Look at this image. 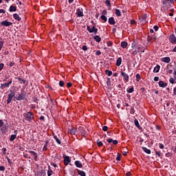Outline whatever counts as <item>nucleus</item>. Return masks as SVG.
Listing matches in <instances>:
<instances>
[{"label":"nucleus","mask_w":176,"mask_h":176,"mask_svg":"<svg viewBox=\"0 0 176 176\" xmlns=\"http://www.w3.org/2000/svg\"><path fill=\"white\" fill-rule=\"evenodd\" d=\"M158 85L160 87H162V88L167 87V83L162 80L159 82Z\"/></svg>","instance_id":"obj_15"},{"label":"nucleus","mask_w":176,"mask_h":176,"mask_svg":"<svg viewBox=\"0 0 176 176\" xmlns=\"http://www.w3.org/2000/svg\"><path fill=\"white\" fill-rule=\"evenodd\" d=\"M97 144H98V146H102V145H103L102 142H101V141H98Z\"/></svg>","instance_id":"obj_45"},{"label":"nucleus","mask_w":176,"mask_h":176,"mask_svg":"<svg viewBox=\"0 0 176 176\" xmlns=\"http://www.w3.org/2000/svg\"><path fill=\"white\" fill-rule=\"evenodd\" d=\"M82 50H84V52H86V50H87V46L83 45L82 46Z\"/></svg>","instance_id":"obj_57"},{"label":"nucleus","mask_w":176,"mask_h":176,"mask_svg":"<svg viewBox=\"0 0 176 176\" xmlns=\"http://www.w3.org/2000/svg\"><path fill=\"white\" fill-rule=\"evenodd\" d=\"M9 10L10 12H16V10H17V8L14 6H10Z\"/></svg>","instance_id":"obj_25"},{"label":"nucleus","mask_w":176,"mask_h":176,"mask_svg":"<svg viewBox=\"0 0 176 176\" xmlns=\"http://www.w3.org/2000/svg\"><path fill=\"white\" fill-rule=\"evenodd\" d=\"M0 13L5 14V13H6V11H5V10H3V9H0Z\"/></svg>","instance_id":"obj_61"},{"label":"nucleus","mask_w":176,"mask_h":176,"mask_svg":"<svg viewBox=\"0 0 176 176\" xmlns=\"http://www.w3.org/2000/svg\"><path fill=\"white\" fill-rule=\"evenodd\" d=\"M64 85H65L64 81L60 80L59 82V86H60V87H63Z\"/></svg>","instance_id":"obj_42"},{"label":"nucleus","mask_w":176,"mask_h":176,"mask_svg":"<svg viewBox=\"0 0 176 176\" xmlns=\"http://www.w3.org/2000/svg\"><path fill=\"white\" fill-rule=\"evenodd\" d=\"M162 61H163V63H168L171 61V59L170 57H165L162 58Z\"/></svg>","instance_id":"obj_16"},{"label":"nucleus","mask_w":176,"mask_h":176,"mask_svg":"<svg viewBox=\"0 0 176 176\" xmlns=\"http://www.w3.org/2000/svg\"><path fill=\"white\" fill-rule=\"evenodd\" d=\"M3 43H5L4 41H0V52L2 50V47H3Z\"/></svg>","instance_id":"obj_40"},{"label":"nucleus","mask_w":176,"mask_h":176,"mask_svg":"<svg viewBox=\"0 0 176 176\" xmlns=\"http://www.w3.org/2000/svg\"><path fill=\"white\" fill-rule=\"evenodd\" d=\"M155 155L158 156V157H161V156L163 155L160 151H155Z\"/></svg>","instance_id":"obj_36"},{"label":"nucleus","mask_w":176,"mask_h":176,"mask_svg":"<svg viewBox=\"0 0 176 176\" xmlns=\"http://www.w3.org/2000/svg\"><path fill=\"white\" fill-rule=\"evenodd\" d=\"M159 146H160V149H164V144L160 143Z\"/></svg>","instance_id":"obj_43"},{"label":"nucleus","mask_w":176,"mask_h":176,"mask_svg":"<svg viewBox=\"0 0 176 176\" xmlns=\"http://www.w3.org/2000/svg\"><path fill=\"white\" fill-rule=\"evenodd\" d=\"M17 101H21L23 100H25V94H20L19 96L16 98Z\"/></svg>","instance_id":"obj_11"},{"label":"nucleus","mask_w":176,"mask_h":176,"mask_svg":"<svg viewBox=\"0 0 176 176\" xmlns=\"http://www.w3.org/2000/svg\"><path fill=\"white\" fill-rule=\"evenodd\" d=\"M17 138V135H11L10 138V141H11V142H13V141H14V140Z\"/></svg>","instance_id":"obj_26"},{"label":"nucleus","mask_w":176,"mask_h":176,"mask_svg":"<svg viewBox=\"0 0 176 176\" xmlns=\"http://www.w3.org/2000/svg\"><path fill=\"white\" fill-rule=\"evenodd\" d=\"M104 3H106V5L107 6H111V1L110 0H106Z\"/></svg>","instance_id":"obj_39"},{"label":"nucleus","mask_w":176,"mask_h":176,"mask_svg":"<svg viewBox=\"0 0 176 176\" xmlns=\"http://www.w3.org/2000/svg\"><path fill=\"white\" fill-rule=\"evenodd\" d=\"M118 140H113V145H118Z\"/></svg>","instance_id":"obj_58"},{"label":"nucleus","mask_w":176,"mask_h":176,"mask_svg":"<svg viewBox=\"0 0 176 176\" xmlns=\"http://www.w3.org/2000/svg\"><path fill=\"white\" fill-rule=\"evenodd\" d=\"M173 94L174 96H176V88L173 89Z\"/></svg>","instance_id":"obj_64"},{"label":"nucleus","mask_w":176,"mask_h":176,"mask_svg":"<svg viewBox=\"0 0 176 176\" xmlns=\"http://www.w3.org/2000/svg\"><path fill=\"white\" fill-rule=\"evenodd\" d=\"M68 133H69V134L75 135V134H76V129H75L74 128H72V129H69Z\"/></svg>","instance_id":"obj_19"},{"label":"nucleus","mask_w":176,"mask_h":176,"mask_svg":"<svg viewBox=\"0 0 176 176\" xmlns=\"http://www.w3.org/2000/svg\"><path fill=\"white\" fill-rule=\"evenodd\" d=\"M107 142L109 144H112V142H113V140L111 139V138H109L107 139Z\"/></svg>","instance_id":"obj_47"},{"label":"nucleus","mask_w":176,"mask_h":176,"mask_svg":"<svg viewBox=\"0 0 176 176\" xmlns=\"http://www.w3.org/2000/svg\"><path fill=\"white\" fill-rule=\"evenodd\" d=\"M78 174L80 176H86V173L83 170H78Z\"/></svg>","instance_id":"obj_28"},{"label":"nucleus","mask_w":176,"mask_h":176,"mask_svg":"<svg viewBox=\"0 0 176 176\" xmlns=\"http://www.w3.org/2000/svg\"><path fill=\"white\" fill-rule=\"evenodd\" d=\"M159 71H160V65H157L154 69H153V72H155V74H157V72H159Z\"/></svg>","instance_id":"obj_20"},{"label":"nucleus","mask_w":176,"mask_h":176,"mask_svg":"<svg viewBox=\"0 0 176 176\" xmlns=\"http://www.w3.org/2000/svg\"><path fill=\"white\" fill-rule=\"evenodd\" d=\"M107 46H109V47L112 46V42H111V41L107 42Z\"/></svg>","instance_id":"obj_62"},{"label":"nucleus","mask_w":176,"mask_h":176,"mask_svg":"<svg viewBox=\"0 0 176 176\" xmlns=\"http://www.w3.org/2000/svg\"><path fill=\"white\" fill-rule=\"evenodd\" d=\"M12 24L13 23L9 22L8 20H6L1 23V25H3L4 27H10V25H12Z\"/></svg>","instance_id":"obj_5"},{"label":"nucleus","mask_w":176,"mask_h":176,"mask_svg":"<svg viewBox=\"0 0 176 176\" xmlns=\"http://www.w3.org/2000/svg\"><path fill=\"white\" fill-rule=\"evenodd\" d=\"M54 138L56 141L57 144H58L59 145H60V144H61V141L59 140L58 138H57L56 135H54Z\"/></svg>","instance_id":"obj_30"},{"label":"nucleus","mask_w":176,"mask_h":176,"mask_svg":"<svg viewBox=\"0 0 176 176\" xmlns=\"http://www.w3.org/2000/svg\"><path fill=\"white\" fill-rule=\"evenodd\" d=\"M4 65H5L3 63H0V71H2V69H3Z\"/></svg>","instance_id":"obj_48"},{"label":"nucleus","mask_w":176,"mask_h":176,"mask_svg":"<svg viewBox=\"0 0 176 176\" xmlns=\"http://www.w3.org/2000/svg\"><path fill=\"white\" fill-rule=\"evenodd\" d=\"M12 80H10L7 83L1 84L0 88L3 89H6V87H9V86H10V85H12Z\"/></svg>","instance_id":"obj_6"},{"label":"nucleus","mask_w":176,"mask_h":176,"mask_svg":"<svg viewBox=\"0 0 176 176\" xmlns=\"http://www.w3.org/2000/svg\"><path fill=\"white\" fill-rule=\"evenodd\" d=\"M94 38L95 39V41H96V42L100 43L101 42V37H100L99 36H95L94 37Z\"/></svg>","instance_id":"obj_29"},{"label":"nucleus","mask_w":176,"mask_h":176,"mask_svg":"<svg viewBox=\"0 0 176 176\" xmlns=\"http://www.w3.org/2000/svg\"><path fill=\"white\" fill-rule=\"evenodd\" d=\"M14 96H16V93H14V91H10V94L8 96L7 104H10V102H12V100H13V97H14Z\"/></svg>","instance_id":"obj_2"},{"label":"nucleus","mask_w":176,"mask_h":176,"mask_svg":"<svg viewBox=\"0 0 176 176\" xmlns=\"http://www.w3.org/2000/svg\"><path fill=\"white\" fill-rule=\"evenodd\" d=\"M169 41L173 45H175L176 43V37L175 34H171L169 37Z\"/></svg>","instance_id":"obj_7"},{"label":"nucleus","mask_w":176,"mask_h":176,"mask_svg":"<svg viewBox=\"0 0 176 176\" xmlns=\"http://www.w3.org/2000/svg\"><path fill=\"white\" fill-rule=\"evenodd\" d=\"M10 67H13V65H14V62H10L9 64Z\"/></svg>","instance_id":"obj_63"},{"label":"nucleus","mask_w":176,"mask_h":176,"mask_svg":"<svg viewBox=\"0 0 176 176\" xmlns=\"http://www.w3.org/2000/svg\"><path fill=\"white\" fill-rule=\"evenodd\" d=\"M129 44L127 43V42H126V41H122V42H121V45H120V46H121V47H122V49H126V47H127V45H128Z\"/></svg>","instance_id":"obj_21"},{"label":"nucleus","mask_w":176,"mask_h":176,"mask_svg":"<svg viewBox=\"0 0 176 176\" xmlns=\"http://www.w3.org/2000/svg\"><path fill=\"white\" fill-rule=\"evenodd\" d=\"M0 171H5V166H0Z\"/></svg>","instance_id":"obj_53"},{"label":"nucleus","mask_w":176,"mask_h":176,"mask_svg":"<svg viewBox=\"0 0 176 176\" xmlns=\"http://www.w3.org/2000/svg\"><path fill=\"white\" fill-rule=\"evenodd\" d=\"M64 159V164L65 166H68L69 163H71V158H69V156L65 155L63 157Z\"/></svg>","instance_id":"obj_4"},{"label":"nucleus","mask_w":176,"mask_h":176,"mask_svg":"<svg viewBox=\"0 0 176 176\" xmlns=\"http://www.w3.org/2000/svg\"><path fill=\"white\" fill-rule=\"evenodd\" d=\"M74 164L76 167H78V168H82V167H83V165L82 163H80V161H76Z\"/></svg>","instance_id":"obj_14"},{"label":"nucleus","mask_w":176,"mask_h":176,"mask_svg":"<svg viewBox=\"0 0 176 176\" xmlns=\"http://www.w3.org/2000/svg\"><path fill=\"white\" fill-rule=\"evenodd\" d=\"M158 80H159V77H157V76L154 77L155 82H158Z\"/></svg>","instance_id":"obj_60"},{"label":"nucleus","mask_w":176,"mask_h":176,"mask_svg":"<svg viewBox=\"0 0 176 176\" xmlns=\"http://www.w3.org/2000/svg\"><path fill=\"white\" fill-rule=\"evenodd\" d=\"M100 18L102 20H103V21H104V23H107L108 18H107V16H105V15H101Z\"/></svg>","instance_id":"obj_31"},{"label":"nucleus","mask_w":176,"mask_h":176,"mask_svg":"<svg viewBox=\"0 0 176 176\" xmlns=\"http://www.w3.org/2000/svg\"><path fill=\"white\" fill-rule=\"evenodd\" d=\"M116 160H117V162H120V160H121V156L119 153L117 154Z\"/></svg>","instance_id":"obj_37"},{"label":"nucleus","mask_w":176,"mask_h":176,"mask_svg":"<svg viewBox=\"0 0 176 176\" xmlns=\"http://www.w3.org/2000/svg\"><path fill=\"white\" fill-rule=\"evenodd\" d=\"M3 155H6V148H2Z\"/></svg>","instance_id":"obj_59"},{"label":"nucleus","mask_w":176,"mask_h":176,"mask_svg":"<svg viewBox=\"0 0 176 176\" xmlns=\"http://www.w3.org/2000/svg\"><path fill=\"white\" fill-rule=\"evenodd\" d=\"M138 53H140V52L138 51V50H135V51H133V52H132V54H133V56H135V54H138Z\"/></svg>","instance_id":"obj_44"},{"label":"nucleus","mask_w":176,"mask_h":176,"mask_svg":"<svg viewBox=\"0 0 176 176\" xmlns=\"http://www.w3.org/2000/svg\"><path fill=\"white\" fill-rule=\"evenodd\" d=\"M116 14L118 16V17H120L122 16V12H120V10L116 9Z\"/></svg>","instance_id":"obj_27"},{"label":"nucleus","mask_w":176,"mask_h":176,"mask_svg":"<svg viewBox=\"0 0 176 176\" xmlns=\"http://www.w3.org/2000/svg\"><path fill=\"white\" fill-rule=\"evenodd\" d=\"M107 14V10H103L102 12V16H105Z\"/></svg>","instance_id":"obj_51"},{"label":"nucleus","mask_w":176,"mask_h":176,"mask_svg":"<svg viewBox=\"0 0 176 176\" xmlns=\"http://www.w3.org/2000/svg\"><path fill=\"white\" fill-rule=\"evenodd\" d=\"M134 124H135V126H136V127H138V129H140V127H141V125H140V122H138V120H137V119H135Z\"/></svg>","instance_id":"obj_24"},{"label":"nucleus","mask_w":176,"mask_h":176,"mask_svg":"<svg viewBox=\"0 0 176 176\" xmlns=\"http://www.w3.org/2000/svg\"><path fill=\"white\" fill-rule=\"evenodd\" d=\"M43 151H47V145L45 144L43 148Z\"/></svg>","instance_id":"obj_56"},{"label":"nucleus","mask_w":176,"mask_h":176,"mask_svg":"<svg viewBox=\"0 0 176 176\" xmlns=\"http://www.w3.org/2000/svg\"><path fill=\"white\" fill-rule=\"evenodd\" d=\"M165 2H168V3H173L174 0H165Z\"/></svg>","instance_id":"obj_54"},{"label":"nucleus","mask_w":176,"mask_h":176,"mask_svg":"<svg viewBox=\"0 0 176 176\" xmlns=\"http://www.w3.org/2000/svg\"><path fill=\"white\" fill-rule=\"evenodd\" d=\"M142 149L145 153H147L148 155H151V149L147 148L146 147H142Z\"/></svg>","instance_id":"obj_23"},{"label":"nucleus","mask_w":176,"mask_h":176,"mask_svg":"<svg viewBox=\"0 0 176 176\" xmlns=\"http://www.w3.org/2000/svg\"><path fill=\"white\" fill-rule=\"evenodd\" d=\"M100 54H101V51L97 50L96 52V56H100Z\"/></svg>","instance_id":"obj_50"},{"label":"nucleus","mask_w":176,"mask_h":176,"mask_svg":"<svg viewBox=\"0 0 176 176\" xmlns=\"http://www.w3.org/2000/svg\"><path fill=\"white\" fill-rule=\"evenodd\" d=\"M116 65H117V67H120V65H122V58L121 57L118 58V59L116 60Z\"/></svg>","instance_id":"obj_17"},{"label":"nucleus","mask_w":176,"mask_h":176,"mask_svg":"<svg viewBox=\"0 0 176 176\" xmlns=\"http://www.w3.org/2000/svg\"><path fill=\"white\" fill-rule=\"evenodd\" d=\"M87 31H88L90 34L94 32L95 34H97V32H98V29H97V28H96V26H93L92 28H90V26L87 25Z\"/></svg>","instance_id":"obj_3"},{"label":"nucleus","mask_w":176,"mask_h":176,"mask_svg":"<svg viewBox=\"0 0 176 176\" xmlns=\"http://www.w3.org/2000/svg\"><path fill=\"white\" fill-rule=\"evenodd\" d=\"M47 175L48 176L53 175V170H52V168H50V165H48Z\"/></svg>","instance_id":"obj_22"},{"label":"nucleus","mask_w":176,"mask_h":176,"mask_svg":"<svg viewBox=\"0 0 176 176\" xmlns=\"http://www.w3.org/2000/svg\"><path fill=\"white\" fill-rule=\"evenodd\" d=\"M106 75H108V76H111L112 75V72L109 70H105Z\"/></svg>","instance_id":"obj_34"},{"label":"nucleus","mask_w":176,"mask_h":176,"mask_svg":"<svg viewBox=\"0 0 176 176\" xmlns=\"http://www.w3.org/2000/svg\"><path fill=\"white\" fill-rule=\"evenodd\" d=\"M76 14H77L78 17H83V16H84L83 9L82 8H78L77 10Z\"/></svg>","instance_id":"obj_9"},{"label":"nucleus","mask_w":176,"mask_h":176,"mask_svg":"<svg viewBox=\"0 0 176 176\" xmlns=\"http://www.w3.org/2000/svg\"><path fill=\"white\" fill-rule=\"evenodd\" d=\"M23 117L27 122H31L32 120H34V113H31L30 111L24 113Z\"/></svg>","instance_id":"obj_1"},{"label":"nucleus","mask_w":176,"mask_h":176,"mask_svg":"<svg viewBox=\"0 0 176 176\" xmlns=\"http://www.w3.org/2000/svg\"><path fill=\"white\" fill-rule=\"evenodd\" d=\"M153 30H155V31H159V26H157V25H154V26H153Z\"/></svg>","instance_id":"obj_46"},{"label":"nucleus","mask_w":176,"mask_h":176,"mask_svg":"<svg viewBox=\"0 0 176 176\" xmlns=\"http://www.w3.org/2000/svg\"><path fill=\"white\" fill-rule=\"evenodd\" d=\"M13 17H14V20H17V21H21V17H20V16H19L17 14V13L14 14Z\"/></svg>","instance_id":"obj_18"},{"label":"nucleus","mask_w":176,"mask_h":176,"mask_svg":"<svg viewBox=\"0 0 176 176\" xmlns=\"http://www.w3.org/2000/svg\"><path fill=\"white\" fill-rule=\"evenodd\" d=\"M133 91H134V87H133L127 90V93H133Z\"/></svg>","instance_id":"obj_38"},{"label":"nucleus","mask_w":176,"mask_h":176,"mask_svg":"<svg viewBox=\"0 0 176 176\" xmlns=\"http://www.w3.org/2000/svg\"><path fill=\"white\" fill-rule=\"evenodd\" d=\"M107 86H111V78H108L107 81Z\"/></svg>","instance_id":"obj_41"},{"label":"nucleus","mask_w":176,"mask_h":176,"mask_svg":"<svg viewBox=\"0 0 176 176\" xmlns=\"http://www.w3.org/2000/svg\"><path fill=\"white\" fill-rule=\"evenodd\" d=\"M135 78H136L137 82H140V80H141V75H140V74H137L135 76Z\"/></svg>","instance_id":"obj_33"},{"label":"nucleus","mask_w":176,"mask_h":176,"mask_svg":"<svg viewBox=\"0 0 176 176\" xmlns=\"http://www.w3.org/2000/svg\"><path fill=\"white\" fill-rule=\"evenodd\" d=\"M80 131L82 135H86V131H85V129L81 128V129H80Z\"/></svg>","instance_id":"obj_35"},{"label":"nucleus","mask_w":176,"mask_h":176,"mask_svg":"<svg viewBox=\"0 0 176 176\" xmlns=\"http://www.w3.org/2000/svg\"><path fill=\"white\" fill-rule=\"evenodd\" d=\"M7 160H8V163H9V164L12 165V160H10V158L7 157Z\"/></svg>","instance_id":"obj_52"},{"label":"nucleus","mask_w":176,"mask_h":176,"mask_svg":"<svg viewBox=\"0 0 176 176\" xmlns=\"http://www.w3.org/2000/svg\"><path fill=\"white\" fill-rule=\"evenodd\" d=\"M102 130H103V131H107L108 130V126H104L102 127Z\"/></svg>","instance_id":"obj_49"},{"label":"nucleus","mask_w":176,"mask_h":176,"mask_svg":"<svg viewBox=\"0 0 176 176\" xmlns=\"http://www.w3.org/2000/svg\"><path fill=\"white\" fill-rule=\"evenodd\" d=\"M169 82H170V83H171L172 85H174V83H176V82H175V78L171 77V78L169 79Z\"/></svg>","instance_id":"obj_32"},{"label":"nucleus","mask_w":176,"mask_h":176,"mask_svg":"<svg viewBox=\"0 0 176 176\" xmlns=\"http://www.w3.org/2000/svg\"><path fill=\"white\" fill-rule=\"evenodd\" d=\"M136 50H138V52L140 53V52H142V53H144L145 52V48H144V46L140 44L137 46Z\"/></svg>","instance_id":"obj_10"},{"label":"nucleus","mask_w":176,"mask_h":176,"mask_svg":"<svg viewBox=\"0 0 176 176\" xmlns=\"http://www.w3.org/2000/svg\"><path fill=\"white\" fill-rule=\"evenodd\" d=\"M165 156H166V157H170V156H171V153H166V154H165Z\"/></svg>","instance_id":"obj_55"},{"label":"nucleus","mask_w":176,"mask_h":176,"mask_svg":"<svg viewBox=\"0 0 176 176\" xmlns=\"http://www.w3.org/2000/svg\"><path fill=\"white\" fill-rule=\"evenodd\" d=\"M109 23L111 24V25H115V24L116 23V22L115 21V18H113V16L110 17L109 19Z\"/></svg>","instance_id":"obj_13"},{"label":"nucleus","mask_w":176,"mask_h":176,"mask_svg":"<svg viewBox=\"0 0 176 176\" xmlns=\"http://www.w3.org/2000/svg\"><path fill=\"white\" fill-rule=\"evenodd\" d=\"M121 75L124 78V80H125V82H129V79L130 78L129 77V74H126L124 72H121Z\"/></svg>","instance_id":"obj_8"},{"label":"nucleus","mask_w":176,"mask_h":176,"mask_svg":"<svg viewBox=\"0 0 176 176\" xmlns=\"http://www.w3.org/2000/svg\"><path fill=\"white\" fill-rule=\"evenodd\" d=\"M29 153H31V155H32L33 159L34 160L36 161L38 160V154H36V153H35V151H30Z\"/></svg>","instance_id":"obj_12"}]
</instances>
